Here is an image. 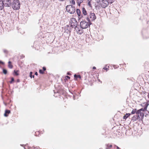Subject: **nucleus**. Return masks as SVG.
Returning a JSON list of instances; mask_svg holds the SVG:
<instances>
[{"instance_id":"nucleus-1","label":"nucleus","mask_w":149,"mask_h":149,"mask_svg":"<svg viewBox=\"0 0 149 149\" xmlns=\"http://www.w3.org/2000/svg\"><path fill=\"white\" fill-rule=\"evenodd\" d=\"M96 17L95 14L91 12L89 13L86 18V19L90 24H92L91 21H94L96 19Z\"/></svg>"},{"instance_id":"nucleus-2","label":"nucleus","mask_w":149,"mask_h":149,"mask_svg":"<svg viewBox=\"0 0 149 149\" xmlns=\"http://www.w3.org/2000/svg\"><path fill=\"white\" fill-rule=\"evenodd\" d=\"M20 7V3L19 0H14L12 3V7L15 10L18 9Z\"/></svg>"},{"instance_id":"nucleus-3","label":"nucleus","mask_w":149,"mask_h":149,"mask_svg":"<svg viewBox=\"0 0 149 149\" xmlns=\"http://www.w3.org/2000/svg\"><path fill=\"white\" fill-rule=\"evenodd\" d=\"M66 9L68 12L71 14L74 13L75 11V7L71 5H67Z\"/></svg>"},{"instance_id":"nucleus-4","label":"nucleus","mask_w":149,"mask_h":149,"mask_svg":"<svg viewBox=\"0 0 149 149\" xmlns=\"http://www.w3.org/2000/svg\"><path fill=\"white\" fill-rule=\"evenodd\" d=\"M70 26L72 28H77V22L75 18H71L70 20Z\"/></svg>"},{"instance_id":"nucleus-5","label":"nucleus","mask_w":149,"mask_h":149,"mask_svg":"<svg viewBox=\"0 0 149 149\" xmlns=\"http://www.w3.org/2000/svg\"><path fill=\"white\" fill-rule=\"evenodd\" d=\"M91 24H90L89 22H87L85 20H82L80 23V26L81 29H86Z\"/></svg>"},{"instance_id":"nucleus-6","label":"nucleus","mask_w":149,"mask_h":149,"mask_svg":"<svg viewBox=\"0 0 149 149\" xmlns=\"http://www.w3.org/2000/svg\"><path fill=\"white\" fill-rule=\"evenodd\" d=\"M108 2L106 0H102V3H100V6L103 8H105L108 5Z\"/></svg>"},{"instance_id":"nucleus-7","label":"nucleus","mask_w":149,"mask_h":149,"mask_svg":"<svg viewBox=\"0 0 149 149\" xmlns=\"http://www.w3.org/2000/svg\"><path fill=\"white\" fill-rule=\"evenodd\" d=\"M4 6L6 7H10L11 4V0H3Z\"/></svg>"},{"instance_id":"nucleus-8","label":"nucleus","mask_w":149,"mask_h":149,"mask_svg":"<svg viewBox=\"0 0 149 149\" xmlns=\"http://www.w3.org/2000/svg\"><path fill=\"white\" fill-rule=\"evenodd\" d=\"M149 105V104L148 103H146L145 105V107L143 109L141 108L139 110H137V113L142 112L141 111H145L147 110V108Z\"/></svg>"},{"instance_id":"nucleus-9","label":"nucleus","mask_w":149,"mask_h":149,"mask_svg":"<svg viewBox=\"0 0 149 149\" xmlns=\"http://www.w3.org/2000/svg\"><path fill=\"white\" fill-rule=\"evenodd\" d=\"M136 115L137 116H139V117H138L139 120H142L144 117V113L143 112H139L137 113V112L136 113Z\"/></svg>"},{"instance_id":"nucleus-10","label":"nucleus","mask_w":149,"mask_h":149,"mask_svg":"<svg viewBox=\"0 0 149 149\" xmlns=\"http://www.w3.org/2000/svg\"><path fill=\"white\" fill-rule=\"evenodd\" d=\"M5 6L3 2L1 0H0V10H2Z\"/></svg>"},{"instance_id":"nucleus-11","label":"nucleus","mask_w":149,"mask_h":149,"mask_svg":"<svg viewBox=\"0 0 149 149\" xmlns=\"http://www.w3.org/2000/svg\"><path fill=\"white\" fill-rule=\"evenodd\" d=\"M77 33H78L79 34L81 35L83 33L84 31L83 30V29H80L78 27H77Z\"/></svg>"},{"instance_id":"nucleus-12","label":"nucleus","mask_w":149,"mask_h":149,"mask_svg":"<svg viewBox=\"0 0 149 149\" xmlns=\"http://www.w3.org/2000/svg\"><path fill=\"white\" fill-rule=\"evenodd\" d=\"M82 12L83 14L84 15H88L89 13H87V11L84 8H82Z\"/></svg>"},{"instance_id":"nucleus-13","label":"nucleus","mask_w":149,"mask_h":149,"mask_svg":"<svg viewBox=\"0 0 149 149\" xmlns=\"http://www.w3.org/2000/svg\"><path fill=\"white\" fill-rule=\"evenodd\" d=\"M10 112V111L8 110H6L5 111V113H4V115L5 117H7L8 116V114Z\"/></svg>"},{"instance_id":"nucleus-14","label":"nucleus","mask_w":149,"mask_h":149,"mask_svg":"<svg viewBox=\"0 0 149 149\" xmlns=\"http://www.w3.org/2000/svg\"><path fill=\"white\" fill-rule=\"evenodd\" d=\"M138 117H139V116H137L136 115H134L132 117V120L134 121H135L139 119Z\"/></svg>"},{"instance_id":"nucleus-15","label":"nucleus","mask_w":149,"mask_h":149,"mask_svg":"<svg viewBox=\"0 0 149 149\" xmlns=\"http://www.w3.org/2000/svg\"><path fill=\"white\" fill-rule=\"evenodd\" d=\"M84 0H76V2L79 6H80L81 3H83Z\"/></svg>"},{"instance_id":"nucleus-16","label":"nucleus","mask_w":149,"mask_h":149,"mask_svg":"<svg viewBox=\"0 0 149 149\" xmlns=\"http://www.w3.org/2000/svg\"><path fill=\"white\" fill-rule=\"evenodd\" d=\"M106 146H107L106 149H110L112 146V145H110L109 144H106Z\"/></svg>"},{"instance_id":"nucleus-17","label":"nucleus","mask_w":149,"mask_h":149,"mask_svg":"<svg viewBox=\"0 0 149 149\" xmlns=\"http://www.w3.org/2000/svg\"><path fill=\"white\" fill-rule=\"evenodd\" d=\"M137 110L136 109H133V110H132V111L131 112V114H135V113H136V112H137Z\"/></svg>"},{"instance_id":"nucleus-18","label":"nucleus","mask_w":149,"mask_h":149,"mask_svg":"<svg viewBox=\"0 0 149 149\" xmlns=\"http://www.w3.org/2000/svg\"><path fill=\"white\" fill-rule=\"evenodd\" d=\"M131 113H126L123 117V119H126L130 115Z\"/></svg>"},{"instance_id":"nucleus-19","label":"nucleus","mask_w":149,"mask_h":149,"mask_svg":"<svg viewBox=\"0 0 149 149\" xmlns=\"http://www.w3.org/2000/svg\"><path fill=\"white\" fill-rule=\"evenodd\" d=\"M11 62L10 61H9L8 62V67L10 68L11 69L13 68V66L11 64Z\"/></svg>"},{"instance_id":"nucleus-20","label":"nucleus","mask_w":149,"mask_h":149,"mask_svg":"<svg viewBox=\"0 0 149 149\" xmlns=\"http://www.w3.org/2000/svg\"><path fill=\"white\" fill-rule=\"evenodd\" d=\"M76 12L78 15L79 16H80L81 14V11L79 9H77L76 10Z\"/></svg>"},{"instance_id":"nucleus-21","label":"nucleus","mask_w":149,"mask_h":149,"mask_svg":"<svg viewBox=\"0 0 149 149\" xmlns=\"http://www.w3.org/2000/svg\"><path fill=\"white\" fill-rule=\"evenodd\" d=\"M88 5L90 7L92 8V6H91V2H92V0H88Z\"/></svg>"},{"instance_id":"nucleus-22","label":"nucleus","mask_w":149,"mask_h":149,"mask_svg":"<svg viewBox=\"0 0 149 149\" xmlns=\"http://www.w3.org/2000/svg\"><path fill=\"white\" fill-rule=\"evenodd\" d=\"M74 77L76 79H77L78 78L80 79L81 78V77L79 75H77L76 74H75L74 75Z\"/></svg>"},{"instance_id":"nucleus-23","label":"nucleus","mask_w":149,"mask_h":149,"mask_svg":"<svg viewBox=\"0 0 149 149\" xmlns=\"http://www.w3.org/2000/svg\"><path fill=\"white\" fill-rule=\"evenodd\" d=\"M107 1L109 3H112L114 1V0H107Z\"/></svg>"},{"instance_id":"nucleus-24","label":"nucleus","mask_w":149,"mask_h":149,"mask_svg":"<svg viewBox=\"0 0 149 149\" xmlns=\"http://www.w3.org/2000/svg\"><path fill=\"white\" fill-rule=\"evenodd\" d=\"M3 73L5 74H6L7 73V70L5 69H3Z\"/></svg>"},{"instance_id":"nucleus-25","label":"nucleus","mask_w":149,"mask_h":149,"mask_svg":"<svg viewBox=\"0 0 149 149\" xmlns=\"http://www.w3.org/2000/svg\"><path fill=\"white\" fill-rule=\"evenodd\" d=\"M32 72H30L29 74H30V77H31V78H32V77H33V78H34V75H33V76H32Z\"/></svg>"},{"instance_id":"nucleus-26","label":"nucleus","mask_w":149,"mask_h":149,"mask_svg":"<svg viewBox=\"0 0 149 149\" xmlns=\"http://www.w3.org/2000/svg\"><path fill=\"white\" fill-rule=\"evenodd\" d=\"M116 148L117 149H120V148H119V147H118V146L114 145L113 146V149H115V148Z\"/></svg>"},{"instance_id":"nucleus-27","label":"nucleus","mask_w":149,"mask_h":149,"mask_svg":"<svg viewBox=\"0 0 149 149\" xmlns=\"http://www.w3.org/2000/svg\"><path fill=\"white\" fill-rule=\"evenodd\" d=\"M39 72L40 74H43L44 73V71L42 70H40Z\"/></svg>"},{"instance_id":"nucleus-28","label":"nucleus","mask_w":149,"mask_h":149,"mask_svg":"<svg viewBox=\"0 0 149 149\" xmlns=\"http://www.w3.org/2000/svg\"><path fill=\"white\" fill-rule=\"evenodd\" d=\"M14 81V79L13 77H12L11 78V81L10 82V84H12L13 81Z\"/></svg>"},{"instance_id":"nucleus-29","label":"nucleus","mask_w":149,"mask_h":149,"mask_svg":"<svg viewBox=\"0 0 149 149\" xmlns=\"http://www.w3.org/2000/svg\"><path fill=\"white\" fill-rule=\"evenodd\" d=\"M18 72V70L16 71L15 70L14 71V73L17 76L19 75V74L17 73Z\"/></svg>"},{"instance_id":"nucleus-30","label":"nucleus","mask_w":149,"mask_h":149,"mask_svg":"<svg viewBox=\"0 0 149 149\" xmlns=\"http://www.w3.org/2000/svg\"><path fill=\"white\" fill-rule=\"evenodd\" d=\"M71 2L73 4L75 5V1L74 0H71Z\"/></svg>"},{"instance_id":"nucleus-31","label":"nucleus","mask_w":149,"mask_h":149,"mask_svg":"<svg viewBox=\"0 0 149 149\" xmlns=\"http://www.w3.org/2000/svg\"><path fill=\"white\" fill-rule=\"evenodd\" d=\"M3 52L7 54L8 53V51L6 49H3Z\"/></svg>"},{"instance_id":"nucleus-32","label":"nucleus","mask_w":149,"mask_h":149,"mask_svg":"<svg viewBox=\"0 0 149 149\" xmlns=\"http://www.w3.org/2000/svg\"><path fill=\"white\" fill-rule=\"evenodd\" d=\"M67 78L68 79H70V77H69V76H66V77H65V79L66 80V78Z\"/></svg>"},{"instance_id":"nucleus-33","label":"nucleus","mask_w":149,"mask_h":149,"mask_svg":"<svg viewBox=\"0 0 149 149\" xmlns=\"http://www.w3.org/2000/svg\"><path fill=\"white\" fill-rule=\"evenodd\" d=\"M103 69L105 70H108V69L107 68L104 67L103 68Z\"/></svg>"},{"instance_id":"nucleus-34","label":"nucleus","mask_w":149,"mask_h":149,"mask_svg":"<svg viewBox=\"0 0 149 149\" xmlns=\"http://www.w3.org/2000/svg\"><path fill=\"white\" fill-rule=\"evenodd\" d=\"M42 69H43V71H45V70H46V68L45 67H43Z\"/></svg>"},{"instance_id":"nucleus-35","label":"nucleus","mask_w":149,"mask_h":149,"mask_svg":"<svg viewBox=\"0 0 149 149\" xmlns=\"http://www.w3.org/2000/svg\"><path fill=\"white\" fill-rule=\"evenodd\" d=\"M0 64H3L4 63L3 62L0 61Z\"/></svg>"},{"instance_id":"nucleus-36","label":"nucleus","mask_w":149,"mask_h":149,"mask_svg":"<svg viewBox=\"0 0 149 149\" xmlns=\"http://www.w3.org/2000/svg\"><path fill=\"white\" fill-rule=\"evenodd\" d=\"M17 82H19L20 81L19 79H17Z\"/></svg>"},{"instance_id":"nucleus-37","label":"nucleus","mask_w":149,"mask_h":149,"mask_svg":"<svg viewBox=\"0 0 149 149\" xmlns=\"http://www.w3.org/2000/svg\"><path fill=\"white\" fill-rule=\"evenodd\" d=\"M35 74L36 75H38V73H37V72H36L35 73Z\"/></svg>"},{"instance_id":"nucleus-38","label":"nucleus","mask_w":149,"mask_h":149,"mask_svg":"<svg viewBox=\"0 0 149 149\" xmlns=\"http://www.w3.org/2000/svg\"><path fill=\"white\" fill-rule=\"evenodd\" d=\"M58 0L61 1H64L65 0Z\"/></svg>"},{"instance_id":"nucleus-39","label":"nucleus","mask_w":149,"mask_h":149,"mask_svg":"<svg viewBox=\"0 0 149 149\" xmlns=\"http://www.w3.org/2000/svg\"><path fill=\"white\" fill-rule=\"evenodd\" d=\"M96 68V67H93V69H95Z\"/></svg>"},{"instance_id":"nucleus-40","label":"nucleus","mask_w":149,"mask_h":149,"mask_svg":"<svg viewBox=\"0 0 149 149\" xmlns=\"http://www.w3.org/2000/svg\"><path fill=\"white\" fill-rule=\"evenodd\" d=\"M24 149H28V148H26V147H25H25H24Z\"/></svg>"},{"instance_id":"nucleus-41","label":"nucleus","mask_w":149,"mask_h":149,"mask_svg":"<svg viewBox=\"0 0 149 149\" xmlns=\"http://www.w3.org/2000/svg\"><path fill=\"white\" fill-rule=\"evenodd\" d=\"M148 98H149V93L148 94Z\"/></svg>"},{"instance_id":"nucleus-42","label":"nucleus","mask_w":149,"mask_h":149,"mask_svg":"<svg viewBox=\"0 0 149 149\" xmlns=\"http://www.w3.org/2000/svg\"><path fill=\"white\" fill-rule=\"evenodd\" d=\"M97 6H96V8L97 7Z\"/></svg>"},{"instance_id":"nucleus-43","label":"nucleus","mask_w":149,"mask_h":149,"mask_svg":"<svg viewBox=\"0 0 149 149\" xmlns=\"http://www.w3.org/2000/svg\"><path fill=\"white\" fill-rule=\"evenodd\" d=\"M99 149H102L101 148H100Z\"/></svg>"}]
</instances>
